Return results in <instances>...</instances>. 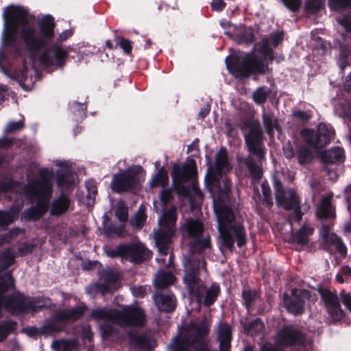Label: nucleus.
I'll return each mask as SVG.
<instances>
[{
  "label": "nucleus",
  "instance_id": "f257e3e1",
  "mask_svg": "<svg viewBox=\"0 0 351 351\" xmlns=\"http://www.w3.org/2000/svg\"><path fill=\"white\" fill-rule=\"evenodd\" d=\"M5 24L10 18H14L23 26L20 31V38L26 49L32 53H36L45 49L47 43L54 37L56 23L51 15L44 16L38 21V32L32 26H29V19L34 18L29 15L27 10L19 6H8L3 12Z\"/></svg>",
  "mask_w": 351,
  "mask_h": 351
},
{
  "label": "nucleus",
  "instance_id": "f03ea898",
  "mask_svg": "<svg viewBox=\"0 0 351 351\" xmlns=\"http://www.w3.org/2000/svg\"><path fill=\"white\" fill-rule=\"evenodd\" d=\"M14 288V278L12 271L0 276V316L3 313V308L12 314H20L29 311L36 313L47 308L51 304L49 298L37 296L29 300L23 293L19 291L4 295L5 293Z\"/></svg>",
  "mask_w": 351,
  "mask_h": 351
},
{
  "label": "nucleus",
  "instance_id": "7ed1b4c3",
  "mask_svg": "<svg viewBox=\"0 0 351 351\" xmlns=\"http://www.w3.org/2000/svg\"><path fill=\"white\" fill-rule=\"evenodd\" d=\"M229 165L228 153L224 147L220 148L215 156V165L208 167L204 178L206 190L213 200L225 203L229 200L232 182L226 176H223V171Z\"/></svg>",
  "mask_w": 351,
  "mask_h": 351
},
{
  "label": "nucleus",
  "instance_id": "20e7f679",
  "mask_svg": "<svg viewBox=\"0 0 351 351\" xmlns=\"http://www.w3.org/2000/svg\"><path fill=\"white\" fill-rule=\"evenodd\" d=\"M229 73L236 77H249L250 75H264L268 66L263 58L254 53H248L243 58L228 56L225 60Z\"/></svg>",
  "mask_w": 351,
  "mask_h": 351
},
{
  "label": "nucleus",
  "instance_id": "39448f33",
  "mask_svg": "<svg viewBox=\"0 0 351 351\" xmlns=\"http://www.w3.org/2000/svg\"><path fill=\"white\" fill-rule=\"evenodd\" d=\"M171 176L173 187L176 193L182 197L189 196L190 188L184 184L196 179L197 176L196 161L193 158H188L182 165L173 164Z\"/></svg>",
  "mask_w": 351,
  "mask_h": 351
},
{
  "label": "nucleus",
  "instance_id": "423d86ee",
  "mask_svg": "<svg viewBox=\"0 0 351 351\" xmlns=\"http://www.w3.org/2000/svg\"><path fill=\"white\" fill-rule=\"evenodd\" d=\"M143 168L140 166H132L113 176L111 181V189L113 192L121 194L133 191L141 186L144 181Z\"/></svg>",
  "mask_w": 351,
  "mask_h": 351
},
{
  "label": "nucleus",
  "instance_id": "0eeeda50",
  "mask_svg": "<svg viewBox=\"0 0 351 351\" xmlns=\"http://www.w3.org/2000/svg\"><path fill=\"white\" fill-rule=\"evenodd\" d=\"M39 178L33 179L27 184L22 186L20 193L23 194L29 203L35 201L36 195H43L47 199H50L52 195L53 189L51 178L53 176L52 171L45 167L40 169L38 172Z\"/></svg>",
  "mask_w": 351,
  "mask_h": 351
},
{
  "label": "nucleus",
  "instance_id": "6e6552de",
  "mask_svg": "<svg viewBox=\"0 0 351 351\" xmlns=\"http://www.w3.org/2000/svg\"><path fill=\"white\" fill-rule=\"evenodd\" d=\"M109 257L129 260L133 263H141L152 258V253L143 243H121L106 251Z\"/></svg>",
  "mask_w": 351,
  "mask_h": 351
},
{
  "label": "nucleus",
  "instance_id": "1a4fd4ad",
  "mask_svg": "<svg viewBox=\"0 0 351 351\" xmlns=\"http://www.w3.org/2000/svg\"><path fill=\"white\" fill-rule=\"evenodd\" d=\"M274 339L278 346L283 348L296 346L304 348L308 342L306 332L294 324L283 325L276 332Z\"/></svg>",
  "mask_w": 351,
  "mask_h": 351
},
{
  "label": "nucleus",
  "instance_id": "9d476101",
  "mask_svg": "<svg viewBox=\"0 0 351 351\" xmlns=\"http://www.w3.org/2000/svg\"><path fill=\"white\" fill-rule=\"evenodd\" d=\"M249 128L247 133L244 134V138L247 146L248 151L257 157L259 162L265 160V148L262 145L263 133L258 123L252 124L251 121H246L241 127V130L244 131Z\"/></svg>",
  "mask_w": 351,
  "mask_h": 351
},
{
  "label": "nucleus",
  "instance_id": "9b49d317",
  "mask_svg": "<svg viewBox=\"0 0 351 351\" xmlns=\"http://www.w3.org/2000/svg\"><path fill=\"white\" fill-rule=\"evenodd\" d=\"M306 144L315 149H322L331 142L335 134L332 128H329L324 123H319L317 132L313 129L304 128L300 132Z\"/></svg>",
  "mask_w": 351,
  "mask_h": 351
},
{
  "label": "nucleus",
  "instance_id": "f8f14e48",
  "mask_svg": "<svg viewBox=\"0 0 351 351\" xmlns=\"http://www.w3.org/2000/svg\"><path fill=\"white\" fill-rule=\"evenodd\" d=\"M311 292L307 289H297L294 288L291 291V295L283 294V305L286 311L294 316H300L305 312V300H309Z\"/></svg>",
  "mask_w": 351,
  "mask_h": 351
},
{
  "label": "nucleus",
  "instance_id": "ddd939ff",
  "mask_svg": "<svg viewBox=\"0 0 351 351\" xmlns=\"http://www.w3.org/2000/svg\"><path fill=\"white\" fill-rule=\"evenodd\" d=\"M113 319L121 326L141 327L145 324L144 311L139 307L126 306L113 313Z\"/></svg>",
  "mask_w": 351,
  "mask_h": 351
},
{
  "label": "nucleus",
  "instance_id": "4468645a",
  "mask_svg": "<svg viewBox=\"0 0 351 351\" xmlns=\"http://www.w3.org/2000/svg\"><path fill=\"white\" fill-rule=\"evenodd\" d=\"M169 347L171 351H214L206 341H200L193 333L179 335L173 339Z\"/></svg>",
  "mask_w": 351,
  "mask_h": 351
},
{
  "label": "nucleus",
  "instance_id": "2eb2a0df",
  "mask_svg": "<svg viewBox=\"0 0 351 351\" xmlns=\"http://www.w3.org/2000/svg\"><path fill=\"white\" fill-rule=\"evenodd\" d=\"M318 293L324 303L331 322L336 323L343 320L346 316V312L341 308L339 298L337 294L324 287H319Z\"/></svg>",
  "mask_w": 351,
  "mask_h": 351
},
{
  "label": "nucleus",
  "instance_id": "dca6fc26",
  "mask_svg": "<svg viewBox=\"0 0 351 351\" xmlns=\"http://www.w3.org/2000/svg\"><path fill=\"white\" fill-rule=\"evenodd\" d=\"M71 47H62L58 44H51L40 56V62L46 66H55L63 68L69 56Z\"/></svg>",
  "mask_w": 351,
  "mask_h": 351
},
{
  "label": "nucleus",
  "instance_id": "f3484780",
  "mask_svg": "<svg viewBox=\"0 0 351 351\" xmlns=\"http://www.w3.org/2000/svg\"><path fill=\"white\" fill-rule=\"evenodd\" d=\"M215 213L218 222V231L219 235H222L226 244L230 245L232 241L230 239L228 228L233 224L235 220V215L233 210L228 206L219 204L214 206Z\"/></svg>",
  "mask_w": 351,
  "mask_h": 351
},
{
  "label": "nucleus",
  "instance_id": "a211bd4d",
  "mask_svg": "<svg viewBox=\"0 0 351 351\" xmlns=\"http://www.w3.org/2000/svg\"><path fill=\"white\" fill-rule=\"evenodd\" d=\"M87 310L86 304H82L75 308H64L55 312L51 318L55 326L61 328L62 332L69 321L75 322L81 319Z\"/></svg>",
  "mask_w": 351,
  "mask_h": 351
},
{
  "label": "nucleus",
  "instance_id": "6ab92c4d",
  "mask_svg": "<svg viewBox=\"0 0 351 351\" xmlns=\"http://www.w3.org/2000/svg\"><path fill=\"white\" fill-rule=\"evenodd\" d=\"M230 239L232 241L230 245L226 243L222 235H219L221 244L223 247L227 248L229 251L232 252L234 250V241H237V246L242 247L247 243V234L245 226L241 223H233L229 226L228 228Z\"/></svg>",
  "mask_w": 351,
  "mask_h": 351
},
{
  "label": "nucleus",
  "instance_id": "aec40b11",
  "mask_svg": "<svg viewBox=\"0 0 351 351\" xmlns=\"http://www.w3.org/2000/svg\"><path fill=\"white\" fill-rule=\"evenodd\" d=\"M35 199H37L36 205L25 209L23 213L25 221H38L47 211L49 199H47L43 195L38 194Z\"/></svg>",
  "mask_w": 351,
  "mask_h": 351
},
{
  "label": "nucleus",
  "instance_id": "412c9836",
  "mask_svg": "<svg viewBox=\"0 0 351 351\" xmlns=\"http://www.w3.org/2000/svg\"><path fill=\"white\" fill-rule=\"evenodd\" d=\"M23 206L24 201L21 198L14 201L8 210H0V228L2 230H5L18 218Z\"/></svg>",
  "mask_w": 351,
  "mask_h": 351
},
{
  "label": "nucleus",
  "instance_id": "4be33fe9",
  "mask_svg": "<svg viewBox=\"0 0 351 351\" xmlns=\"http://www.w3.org/2000/svg\"><path fill=\"white\" fill-rule=\"evenodd\" d=\"M201 263L199 259H190L185 263L183 279L186 286L202 281L199 278Z\"/></svg>",
  "mask_w": 351,
  "mask_h": 351
},
{
  "label": "nucleus",
  "instance_id": "5701e85b",
  "mask_svg": "<svg viewBox=\"0 0 351 351\" xmlns=\"http://www.w3.org/2000/svg\"><path fill=\"white\" fill-rule=\"evenodd\" d=\"M174 231L171 229L158 230L155 234L156 245L158 248L159 255L166 256L168 253L171 245L172 243V237Z\"/></svg>",
  "mask_w": 351,
  "mask_h": 351
},
{
  "label": "nucleus",
  "instance_id": "b1692460",
  "mask_svg": "<svg viewBox=\"0 0 351 351\" xmlns=\"http://www.w3.org/2000/svg\"><path fill=\"white\" fill-rule=\"evenodd\" d=\"M155 304L161 312L171 313L175 311L177 300L173 293H157L153 295Z\"/></svg>",
  "mask_w": 351,
  "mask_h": 351
},
{
  "label": "nucleus",
  "instance_id": "393cba45",
  "mask_svg": "<svg viewBox=\"0 0 351 351\" xmlns=\"http://www.w3.org/2000/svg\"><path fill=\"white\" fill-rule=\"evenodd\" d=\"M5 157L4 155L0 154V168L5 162ZM25 184H23L21 182L16 181L13 180L12 178L6 177L3 180L0 179V193H4L7 192H11L12 193L16 194V195L19 196V199L17 200H20L21 198L23 199L22 196H24L23 194L20 193V191L22 189V186Z\"/></svg>",
  "mask_w": 351,
  "mask_h": 351
},
{
  "label": "nucleus",
  "instance_id": "a878e982",
  "mask_svg": "<svg viewBox=\"0 0 351 351\" xmlns=\"http://www.w3.org/2000/svg\"><path fill=\"white\" fill-rule=\"evenodd\" d=\"M70 206L69 195L64 192H61L51 204L50 215L53 217H60L69 211Z\"/></svg>",
  "mask_w": 351,
  "mask_h": 351
},
{
  "label": "nucleus",
  "instance_id": "bb28decb",
  "mask_svg": "<svg viewBox=\"0 0 351 351\" xmlns=\"http://www.w3.org/2000/svg\"><path fill=\"white\" fill-rule=\"evenodd\" d=\"M287 204H289L291 208L285 210H293L288 217L289 222L290 223H292L293 221L300 223L302 219L303 213L301 210L300 198L293 190L289 191V200L287 202Z\"/></svg>",
  "mask_w": 351,
  "mask_h": 351
},
{
  "label": "nucleus",
  "instance_id": "cd10ccee",
  "mask_svg": "<svg viewBox=\"0 0 351 351\" xmlns=\"http://www.w3.org/2000/svg\"><path fill=\"white\" fill-rule=\"evenodd\" d=\"M60 332H61V328L55 326L51 317L47 321L46 324H43L40 328L32 326L26 329L27 335L31 337H36L38 335L48 336L53 333Z\"/></svg>",
  "mask_w": 351,
  "mask_h": 351
},
{
  "label": "nucleus",
  "instance_id": "c85d7f7f",
  "mask_svg": "<svg viewBox=\"0 0 351 351\" xmlns=\"http://www.w3.org/2000/svg\"><path fill=\"white\" fill-rule=\"evenodd\" d=\"M321 161L324 164L339 165L344 162L345 154L343 148L335 147L330 149L324 151L321 155Z\"/></svg>",
  "mask_w": 351,
  "mask_h": 351
},
{
  "label": "nucleus",
  "instance_id": "c756f323",
  "mask_svg": "<svg viewBox=\"0 0 351 351\" xmlns=\"http://www.w3.org/2000/svg\"><path fill=\"white\" fill-rule=\"evenodd\" d=\"M128 339L130 343L136 348L151 351L154 349L150 338L145 333L139 334L137 332H128Z\"/></svg>",
  "mask_w": 351,
  "mask_h": 351
},
{
  "label": "nucleus",
  "instance_id": "7c9ffc66",
  "mask_svg": "<svg viewBox=\"0 0 351 351\" xmlns=\"http://www.w3.org/2000/svg\"><path fill=\"white\" fill-rule=\"evenodd\" d=\"M189 250L192 254H202L206 250L211 247L210 237L208 234L206 237H199L193 239L189 242Z\"/></svg>",
  "mask_w": 351,
  "mask_h": 351
},
{
  "label": "nucleus",
  "instance_id": "2f4dec72",
  "mask_svg": "<svg viewBox=\"0 0 351 351\" xmlns=\"http://www.w3.org/2000/svg\"><path fill=\"white\" fill-rule=\"evenodd\" d=\"M316 217L320 220H327L335 217V210L329 197H324L316 212Z\"/></svg>",
  "mask_w": 351,
  "mask_h": 351
},
{
  "label": "nucleus",
  "instance_id": "473e14b6",
  "mask_svg": "<svg viewBox=\"0 0 351 351\" xmlns=\"http://www.w3.org/2000/svg\"><path fill=\"white\" fill-rule=\"evenodd\" d=\"M184 228L191 240L203 236L204 232V224L195 219H187L184 224Z\"/></svg>",
  "mask_w": 351,
  "mask_h": 351
},
{
  "label": "nucleus",
  "instance_id": "72a5a7b5",
  "mask_svg": "<svg viewBox=\"0 0 351 351\" xmlns=\"http://www.w3.org/2000/svg\"><path fill=\"white\" fill-rule=\"evenodd\" d=\"M274 189L275 191V198L278 206L282 207L284 209L291 208V207L287 204L289 200V197L287 198L285 196V191L283 187L282 182L275 178L274 180Z\"/></svg>",
  "mask_w": 351,
  "mask_h": 351
},
{
  "label": "nucleus",
  "instance_id": "f704fd0d",
  "mask_svg": "<svg viewBox=\"0 0 351 351\" xmlns=\"http://www.w3.org/2000/svg\"><path fill=\"white\" fill-rule=\"evenodd\" d=\"M263 123L267 134L269 136H273L274 130L278 132H282V127L280 126L278 119H274V114L269 112H264L263 114Z\"/></svg>",
  "mask_w": 351,
  "mask_h": 351
},
{
  "label": "nucleus",
  "instance_id": "c9c22d12",
  "mask_svg": "<svg viewBox=\"0 0 351 351\" xmlns=\"http://www.w3.org/2000/svg\"><path fill=\"white\" fill-rule=\"evenodd\" d=\"M314 228L304 224L302 227L292 234L293 243L300 245H306L308 243V237L312 235Z\"/></svg>",
  "mask_w": 351,
  "mask_h": 351
},
{
  "label": "nucleus",
  "instance_id": "e433bc0d",
  "mask_svg": "<svg viewBox=\"0 0 351 351\" xmlns=\"http://www.w3.org/2000/svg\"><path fill=\"white\" fill-rule=\"evenodd\" d=\"M56 181L59 187H71L73 184L72 171L69 169L57 170Z\"/></svg>",
  "mask_w": 351,
  "mask_h": 351
},
{
  "label": "nucleus",
  "instance_id": "4c0bfd02",
  "mask_svg": "<svg viewBox=\"0 0 351 351\" xmlns=\"http://www.w3.org/2000/svg\"><path fill=\"white\" fill-rule=\"evenodd\" d=\"M78 343L75 339H55L51 343V348L55 351H72L77 348Z\"/></svg>",
  "mask_w": 351,
  "mask_h": 351
},
{
  "label": "nucleus",
  "instance_id": "58836bf2",
  "mask_svg": "<svg viewBox=\"0 0 351 351\" xmlns=\"http://www.w3.org/2000/svg\"><path fill=\"white\" fill-rule=\"evenodd\" d=\"M243 163L247 168L252 179L258 182L262 178L263 172L262 168L257 164L255 159L249 156L243 159Z\"/></svg>",
  "mask_w": 351,
  "mask_h": 351
},
{
  "label": "nucleus",
  "instance_id": "ea45409f",
  "mask_svg": "<svg viewBox=\"0 0 351 351\" xmlns=\"http://www.w3.org/2000/svg\"><path fill=\"white\" fill-rule=\"evenodd\" d=\"M16 255L10 247L0 252V273L16 263Z\"/></svg>",
  "mask_w": 351,
  "mask_h": 351
},
{
  "label": "nucleus",
  "instance_id": "a19ab883",
  "mask_svg": "<svg viewBox=\"0 0 351 351\" xmlns=\"http://www.w3.org/2000/svg\"><path fill=\"white\" fill-rule=\"evenodd\" d=\"M204 293V305L206 307H210L214 304L217 298L219 296L221 288L217 283L213 282L208 289H206Z\"/></svg>",
  "mask_w": 351,
  "mask_h": 351
},
{
  "label": "nucleus",
  "instance_id": "79ce46f5",
  "mask_svg": "<svg viewBox=\"0 0 351 351\" xmlns=\"http://www.w3.org/2000/svg\"><path fill=\"white\" fill-rule=\"evenodd\" d=\"M104 233L107 238L113 237L117 236L118 237H123V232L125 229V225L119 224L116 225L112 223L103 222Z\"/></svg>",
  "mask_w": 351,
  "mask_h": 351
},
{
  "label": "nucleus",
  "instance_id": "37998d69",
  "mask_svg": "<svg viewBox=\"0 0 351 351\" xmlns=\"http://www.w3.org/2000/svg\"><path fill=\"white\" fill-rule=\"evenodd\" d=\"M17 325V322L12 319L0 322V343L4 341L11 333L16 330Z\"/></svg>",
  "mask_w": 351,
  "mask_h": 351
},
{
  "label": "nucleus",
  "instance_id": "c03bdc74",
  "mask_svg": "<svg viewBox=\"0 0 351 351\" xmlns=\"http://www.w3.org/2000/svg\"><path fill=\"white\" fill-rule=\"evenodd\" d=\"M176 280L175 276L170 271L160 272L155 280V285L158 289L167 288L173 284Z\"/></svg>",
  "mask_w": 351,
  "mask_h": 351
},
{
  "label": "nucleus",
  "instance_id": "a18cd8bd",
  "mask_svg": "<svg viewBox=\"0 0 351 351\" xmlns=\"http://www.w3.org/2000/svg\"><path fill=\"white\" fill-rule=\"evenodd\" d=\"M298 162L300 165L310 164L313 160V153L306 145H302L298 147L296 150Z\"/></svg>",
  "mask_w": 351,
  "mask_h": 351
},
{
  "label": "nucleus",
  "instance_id": "49530a36",
  "mask_svg": "<svg viewBox=\"0 0 351 351\" xmlns=\"http://www.w3.org/2000/svg\"><path fill=\"white\" fill-rule=\"evenodd\" d=\"M186 287L191 296L195 298L196 302L200 304L206 289V286L202 281H199L194 285H188Z\"/></svg>",
  "mask_w": 351,
  "mask_h": 351
},
{
  "label": "nucleus",
  "instance_id": "de8ad7c7",
  "mask_svg": "<svg viewBox=\"0 0 351 351\" xmlns=\"http://www.w3.org/2000/svg\"><path fill=\"white\" fill-rule=\"evenodd\" d=\"M241 324L243 327L245 332L247 334L252 332H259L263 327L264 324L261 318L256 317L250 322L246 318L245 320H241Z\"/></svg>",
  "mask_w": 351,
  "mask_h": 351
},
{
  "label": "nucleus",
  "instance_id": "09e8293b",
  "mask_svg": "<svg viewBox=\"0 0 351 351\" xmlns=\"http://www.w3.org/2000/svg\"><path fill=\"white\" fill-rule=\"evenodd\" d=\"M241 297L243 299V304L247 312L250 313L257 297L256 291L245 289L242 291Z\"/></svg>",
  "mask_w": 351,
  "mask_h": 351
},
{
  "label": "nucleus",
  "instance_id": "8fccbe9b",
  "mask_svg": "<svg viewBox=\"0 0 351 351\" xmlns=\"http://www.w3.org/2000/svg\"><path fill=\"white\" fill-rule=\"evenodd\" d=\"M169 183V177L167 171L164 167H161L158 173L154 176L151 186L157 187L159 186H165Z\"/></svg>",
  "mask_w": 351,
  "mask_h": 351
},
{
  "label": "nucleus",
  "instance_id": "3c124183",
  "mask_svg": "<svg viewBox=\"0 0 351 351\" xmlns=\"http://www.w3.org/2000/svg\"><path fill=\"white\" fill-rule=\"evenodd\" d=\"M271 93L269 88L267 86L258 87L252 95L254 102L257 104H263L266 102L269 95Z\"/></svg>",
  "mask_w": 351,
  "mask_h": 351
},
{
  "label": "nucleus",
  "instance_id": "603ef678",
  "mask_svg": "<svg viewBox=\"0 0 351 351\" xmlns=\"http://www.w3.org/2000/svg\"><path fill=\"white\" fill-rule=\"evenodd\" d=\"M100 333L102 339H108L118 333V329L112 324L104 322L99 325Z\"/></svg>",
  "mask_w": 351,
  "mask_h": 351
},
{
  "label": "nucleus",
  "instance_id": "864d4df0",
  "mask_svg": "<svg viewBox=\"0 0 351 351\" xmlns=\"http://www.w3.org/2000/svg\"><path fill=\"white\" fill-rule=\"evenodd\" d=\"M232 327L227 323H221L218 330V340L231 341L232 340Z\"/></svg>",
  "mask_w": 351,
  "mask_h": 351
},
{
  "label": "nucleus",
  "instance_id": "5fc2aeb1",
  "mask_svg": "<svg viewBox=\"0 0 351 351\" xmlns=\"http://www.w3.org/2000/svg\"><path fill=\"white\" fill-rule=\"evenodd\" d=\"M262 193L263 195V204L267 208H271L273 205V199L271 195V189L267 182L261 184Z\"/></svg>",
  "mask_w": 351,
  "mask_h": 351
},
{
  "label": "nucleus",
  "instance_id": "6e6d98bb",
  "mask_svg": "<svg viewBox=\"0 0 351 351\" xmlns=\"http://www.w3.org/2000/svg\"><path fill=\"white\" fill-rule=\"evenodd\" d=\"M322 0H308L305 4V12L308 14H314L323 7Z\"/></svg>",
  "mask_w": 351,
  "mask_h": 351
},
{
  "label": "nucleus",
  "instance_id": "4d7b16f0",
  "mask_svg": "<svg viewBox=\"0 0 351 351\" xmlns=\"http://www.w3.org/2000/svg\"><path fill=\"white\" fill-rule=\"evenodd\" d=\"M90 317L94 319H113V314L110 310L96 308L91 311Z\"/></svg>",
  "mask_w": 351,
  "mask_h": 351
},
{
  "label": "nucleus",
  "instance_id": "13d9d810",
  "mask_svg": "<svg viewBox=\"0 0 351 351\" xmlns=\"http://www.w3.org/2000/svg\"><path fill=\"white\" fill-rule=\"evenodd\" d=\"M36 247V244L28 243L27 241L23 242L18 248L17 252L15 255L16 257L25 256L32 254Z\"/></svg>",
  "mask_w": 351,
  "mask_h": 351
},
{
  "label": "nucleus",
  "instance_id": "bf43d9fd",
  "mask_svg": "<svg viewBox=\"0 0 351 351\" xmlns=\"http://www.w3.org/2000/svg\"><path fill=\"white\" fill-rule=\"evenodd\" d=\"M339 49L340 67L344 69L349 64L348 58L351 55V51L347 45H341Z\"/></svg>",
  "mask_w": 351,
  "mask_h": 351
},
{
  "label": "nucleus",
  "instance_id": "052dcab7",
  "mask_svg": "<svg viewBox=\"0 0 351 351\" xmlns=\"http://www.w3.org/2000/svg\"><path fill=\"white\" fill-rule=\"evenodd\" d=\"M176 214L174 210H169L166 211L162 217V223L167 226V229L171 228L174 226L176 221Z\"/></svg>",
  "mask_w": 351,
  "mask_h": 351
},
{
  "label": "nucleus",
  "instance_id": "680f3d73",
  "mask_svg": "<svg viewBox=\"0 0 351 351\" xmlns=\"http://www.w3.org/2000/svg\"><path fill=\"white\" fill-rule=\"evenodd\" d=\"M24 127L23 120H20L19 121H10L4 129L3 134L4 135L12 134L15 132L22 130Z\"/></svg>",
  "mask_w": 351,
  "mask_h": 351
},
{
  "label": "nucleus",
  "instance_id": "e2e57ef3",
  "mask_svg": "<svg viewBox=\"0 0 351 351\" xmlns=\"http://www.w3.org/2000/svg\"><path fill=\"white\" fill-rule=\"evenodd\" d=\"M331 242L335 245L336 250L341 255L345 256L347 253V247L342 241V239L335 234L331 235Z\"/></svg>",
  "mask_w": 351,
  "mask_h": 351
},
{
  "label": "nucleus",
  "instance_id": "0e129e2a",
  "mask_svg": "<svg viewBox=\"0 0 351 351\" xmlns=\"http://www.w3.org/2000/svg\"><path fill=\"white\" fill-rule=\"evenodd\" d=\"M115 216L121 222L127 221L128 219V208L123 204H119L116 208Z\"/></svg>",
  "mask_w": 351,
  "mask_h": 351
},
{
  "label": "nucleus",
  "instance_id": "69168bd1",
  "mask_svg": "<svg viewBox=\"0 0 351 351\" xmlns=\"http://www.w3.org/2000/svg\"><path fill=\"white\" fill-rule=\"evenodd\" d=\"M329 5L333 10L350 8L351 0H329Z\"/></svg>",
  "mask_w": 351,
  "mask_h": 351
},
{
  "label": "nucleus",
  "instance_id": "338daca9",
  "mask_svg": "<svg viewBox=\"0 0 351 351\" xmlns=\"http://www.w3.org/2000/svg\"><path fill=\"white\" fill-rule=\"evenodd\" d=\"M292 116L295 119L300 121L302 123H306L311 119V116L307 112L300 110H294L292 112Z\"/></svg>",
  "mask_w": 351,
  "mask_h": 351
},
{
  "label": "nucleus",
  "instance_id": "774afa93",
  "mask_svg": "<svg viewBox=\"0 0 351 351\" xmlns=\"http://www.w3.org/2000/svg\"><path fill=\"white\" fill-rule=\"evenodd\" d=\"M209 329L204 322L200 323L196 327V331L193 333L200 341H206L204 337L208 335Z\"/></svg>",
  "mask_w": 351,
  "mask_h": 351
}]
</instances>
